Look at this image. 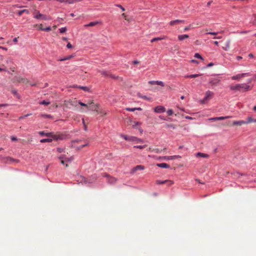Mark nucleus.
Wrapping results in <instances>:
<instances>
[{
	"label": "nucleus",
	"mask_w": 256,
	"mask_h": 256,
	"mask_svg": "<svg viewBox=\"0 0 256 256\" xmlns=\"http://www.w3.org/2000/svg\"><path fill=\"white\" fill-rule=\"evenodd\" d=\"M230 88L232 90L240 91L242 90L244 92H246L252 90V87L248 84H238L236 85L230 86Z\"/></svg>",
	"instance_id": "obj_1"
},
{
	"label": "nucleus",
	"mask_w": 256,
	"mask_h": 256,
	"mask_svg": "<svg viewBox=\"0 0 256 256\" xmlns=\"http://www.w3.org/2000/svg\"><path fill=\"white\" fill-rule=\"evenodd\" d=\"M33 14H34V18L36 19H38V20L42 19V20H51L50 17L44 14H40L39 11L36 10H35Z\"/></svg>",
	"instance_id": "obj_2"
},
{
	"label": "nucleus",
	"mask_w": 256,
	"mask_h": 256,
	"mask_svg": "<svg viewBox=\"0 0 256 256\" xmlns=\"http://www.w3.org/2000/svg\"><path fill=\"white\" fill-rule=\"evenodd\" d=\"M78 102L76 99L70 100H65L64 104L66 108H71L73 106L76 107Z\"/></svg>",
	"instance_id": "obj_3"
},
{
	"label": "nucleus",
	"mask_w": 256,
	"mask_h": 256,
	"mask_svg": "<svg viewBox=\"0 0 256 256\" xmlns=\"http://www.w3.org/2000/svg\"><path fill=\"white\" fill-rule=\"evenodd\" d=\"M16 80L18 82L23 83L25 84H29L32 86H35L36 85V83H32L30 82L28 79L22 78V77H17L16 78Z\"/></svg>",
	"instance_id": "obj_4"
},
{
	"label": "nucleus",
	"mask_w": 256,
	"mask_h": 256,
	"mask_svg": "<svg viewBox=\"0 0 256 256\" xmlns=\"http://www.w3.org/2000/svg\"><path fill=\"white\" fill-rule=\"evenodd\" d=\"M214 93L210 90H208L206 92V96L204 98L201 100L200 103L204 104L208 100H210L214 96Z\"/></svg>",
	"instance_id": "obj_5"
},
{
	"label": "nucleus",
	"mask_w": 256,
	"mask_h": 256,
	"mask_svg": "<svg viewBox=\"0 0 256 256\" xmlns=\"http://www.w3.org/2000/svg\"><path fill=\"white\" fill-rule=\"evenodd\" d=\"M102 176L107 178L108 182L110 184H114L116 182V179L115 178L110 176L106 173H104Z\"/></svg>",
	"instance_id": "obj_6"
},
{
	"label": "nucleus",
	"mask_w": 256,
	"mask_h": 256,
	"mask_svg": "<svg viewBox=\"0 0 256 256\" xmlns=\"http://www.w3.org/2000/svg\"><path fill=\"white\" fill-rule=\"evenodd\" d=\"M250 76V74L247 72V73H242V74H239L236 76H234L232 77V79L233 80H240L242 78H244L246 76Z\"/></svg>",
	"instance_id": "obj_7"
},
{
	"label": "nucleus",
	"mask_w": 256,
	"mask_h": 256,
	"mask_svg": "<svg viewBox=\"0 0 256 256\" xmlns=\"http://www.w3.org/2000/svg\"><path fill=\"white\" fill-rule=\"evenodd\" d=\"M180 156H159L158 158V160H172L178 158H180Z\"/></svg>",
	"instance_id": "obj_8"
},
{
	"label": "nucleus",
	"mask_w": 256,
	"mask_h": 256,
	"mask_svg": "<svg viewBox=\"0 0 256 256\" xmlns=\"http://www.w3.org/2000/svg\"><path fill=\"white\" fill-rule=\"evenodd\" d=\"M156 184H166L168 186H170L172 185L174 182L173 181L170 180H157L156 181Z\"/></svg>",
	"instance_id": "obj_9"
},
{
	"label": "nucleus",
	"mask_w": 256,
	"mask_h": 256,
	"mask_svg": "<svg viewBox=\"0 0 256 256\" xmlns=\"http://www.w3.org/2000/svg\"><path fill=\"white\" fill-rule=\"evenodd\" d=\"M100 105L97 104H94L92 101H90V106L88 110L92 111H96Z\"/></svg>",
	"instance_id": "obj_10"
},
{
	"label": "nucleus",
	"mask_w": 256,
	"mask_h": 256,
	"mask_svg": "<svg viewBox=\"0 0 256 256\" xmlns=\"http://www.w3.org/2000/svg\"><path fill=\"white\" fill-rule=\"evenodd\" d=\"M220 80L218 78H212L210 80L209 82L212 86H218Z\"/></svg>",
	"instance_id": "obj_11"
},
{
	"label": "nucleus",
	"mask_w": 256,
	"mask_h": 256,
	"mask_svg": "<svg viewBox=\"0 0 256 256\" xmlns=\"http://www.w3.org/2000/svg\"><path fill=\"white\" fill-rule=\"evenodd\" d=\"M50 137L52 138L54 140H58L63 139L64 136L60 134H54L51 132Z\"/></svg>",
	"instance_id": "obj_12"
},
{
	"label": "nucleus",
	"mask_w": 256,
	"mask_h": 256,
	"mask_svg": "<svg viewBox=\"0 0 256 256\" xmlns=\"http://www.w3.org/2000/svg\"><path fill=\"white\" fill-rule=\"evenodd\" d=\"M127 123L128 125H131L134 128H135L136 126H140L141 124V123L139 122H135L133 121L132 120L130 119L127 122Z\"/></svg>",
	"instance_id": "obj_13"
},
{
	"label": "nucleus",
	"mask_w": 256,
	"mask_h": 256,
	"mask_svg": "<svg viewBox=\"0 0 256 256\" xmlns=\"http://www.w3.org/2000/svg\"><path fill=\"white\" fill-rule=\"evenodd\" d=\"M154 111L156 113H162L166 111V108L162 106H159L154 108Z\"/></svg>",
	"instance_id": "obj_14"
},
{
	"label": "nucleus",
	"mask_w": 256,
	"mask_h": 256,
	"mask_svg": "<svg viewBox=\"0 0 256 256\" xmlns=\"http://www.w3.org/2000/svg\"><path fill=\"white\" fill-rule=\"evenodd\" d=\"M184 20H174L170 21V26H174L176 24H178L182 23H184Z\"/></svg>",
	"instance_id": "obj_15"
},
{
	"label": "nucleus",
	"mask_w": 256,
	"mask_h": 256,
	"mask_svg": "<svg viewBox=\"0 0 256 256\" xmlns=\"http://www.w3.org/2000/svg\"><path fill=\"white\" fill-rule=\"evenodd\" d=\"M145 168L144 166L142 165H138L134 167L132 169V172L134 173L138 170H144Z\"/></svg>",
	"instance_id": "obj_16"
},
{
	"label": "nucleus",
	"mask_w": 256,
	"mask_h": 256,
	"mask_svg": "<svg viewBox=\"0 0 256 256\" xmlns=\"http://www.w3.org/2000/svg\"><path fill=\"white\" fill-rule=\"evenodd\" d=\"M230 40H228L226 42V43L224 44V46H223L222 48L224 50H226V51L228 50L230 48Z\"/></svg>",
	"instance_id": "obj_17"
},
{
	"label": "nucleus",
	"mask_w": 256,
	"mask_h": 256,
	"mask_svg": "<svg viewBox=\"0 0 256 256\" xmlns=\"http://www.w3.org/2000/svg\"><path fill=\"white\" fill-rule=\"evenodd\" d=\"M233 125H237L240 126L242 124H246V122H245L244 120H239V121H234L232 123Z\"/></svg>",
	"instance_id": "obj_18"
},
{
	"label": "nucleus",
	"mask_w": 256,
	"mask_h": 256,
	"mask_svg": "<svg viewBox=\"0 0 256 256\" xmlns=\"http://www.w3.org/2000/svg\"><path fill=\"white\" fill-rule=\"evenodd\" d=\"M189 38V36L188 34H182V35H178V38L180 41L183 40H184L186 38Z\"/></svg>",
	"instance_id": "obj_19"
},
{
	"label": "nucleus",
	"mask_w": 256,
	"mask_h": 256,
	"mask_svg": "<svg viewBox=\"0 0 256 256\" xmlns=\"http://www.w3.org/2000/svg\"><path fill=\"white\" fill-rule=\"evenodd\" d=\"M166 150V148H164L163 150H160V149L158 148H149V150L150 151H152V152H155L156 153H160V152H161L162 151H164Z\"/></svg>",
	"instance_id": "obj_20"
},
{
	"label": "nucleus",
	"mask_w": 256,
	"mask_h": 256,
	"mask_svg": "<svg viewBox=\"0 0 256 256\" xmlns=\"http://www.w3.org/2000/svg\"><path fill=\"white\" fill-rule=\"evenodd\" d=\"M156 166H158L160 168H170V166L168 164H166V163L158 164H156Z\"/></svg>",
	"instance_id": "obj_21"
},
{
	"label": "nucleus",
	"mask_w": 256,
	"mask_h": 256,
	"mask_svg": "<svg viewBox=\"0 0 256 256\" xmlns=\"http://www.w3.org/2000/svg\"><path fill=\"white\" fill-rule=\"evenodd\" d=\"M99 23H100V22H98V21L93 22H91L89 23L88 24H85L84 26V27L94 26H96V24H98Z\"/></svg>",
	"instance_id": "obj_22"
},
{
	"label": "nucleus",
	"mask_w": 256,
	"mask_h": 256,
	"mask_svg": "<svg viewBox=\"0 0 256 256\" xmlns=\"http://www.w3.org/2000/svg\"><path fill=\"white\" fill-rule=\"evenodd\" d=\"M24 13H26L27 14H29L30 11L28 10L24 9V10H20L18 12V14L19 16H21L22 14H24Z\"/></svg>",
	"instance_id": "obj_23"
},
{
	"label": "nucleus",
	"mask_w": 256,
	"mask_h": 256,
	"mask_svg": "<svg viewBox=\"0 0 256 256\" xmlns=\"http://www.w3.org/2000/svg\"><path fill=\"white\" fill-rule=\"evenodd\" d=\"M99 72H100L102 75H104V76H108L112 78H114V76H112L111 74H110L109 72L106 71H98Z\"/></svg>",
	"instance_id": "obj_24"
},
{
	"label": "nucleus",
	"mask_w": 256,
	"mask_h": 256,
	"mask_svg": "<svg viewBox=\"0 0 256 256\" xmlns=\"http://www.w3.org/2000/svg\"><path fill=\"white\" fill-rule=\"evenodd\" d=\"M39 134L40 136H50V137L51 132H45L44 131H41L39 132Z\"/></svg>",
	"instance_id": "obj_25"
},
{
	"label": "nucleus",
	"mask_w": 256,
	"mask_h": 256,
	"mask_svg": "<svg viewBox=\"0 0 256 256\" xmlns=\"http://www.w3.org/2000/svg\"><path fill=\"white\" fill-rule=\"evenodd\" d=\"M165 38H166L165 36L162 37V38H160V37L154 38L151 40V42H154L156 41L164 39Z\"/></svg>",
	"instance_id": "obj_26"
},
{
	"label": "nucleus",
	"mask_w": 256,
	"mask_h": 256,
	"mask_svg": "<svg viewBox=\"0 0 256 256\" xmlns=\"http://www.w3.org/2000/svg\"><path fill=\"white\" fill-rule=\"evenodd\" d=\"M78 104L82 106L86 107L88 109L89 108L90 102H88L87 104H84L81 102H78Z\"/></svg>",
	"instance_id": "obj_27"
},
{
	"label": "nucleus",
	"mask_w": 256,
	"mask_h": 256,
	"mask_svg": "<svg viewBox=\"0 0 256 256\" xmlns=\"http://www.w3.org/2000/svg\"><path fill=\"white\" fill-rule=\"evenodd\" d=\"M82 0H66V3L69 4H72L76 2H80Z\"/></svg>",
	"instance_id": "obj_28"
},
{
	"label": "nucleus",
	"mask_w": 256,
	"mask_h": 256,
	"mask_svg": "<svg viewBox=\"0 0 256 256\" xmlns=\"http://www.w3.org/2000/svg\"><path fill=\"white\" fill-rule=\"evenodd\" d=\"M165 128H172V129H175L176 128V126L173 124H166Z\"/></svg>",
	"instance_id": "obj_29"
},
{
	"label": "nucleus",
	"mask_w": 256,
	"mask_h": 256,
	"mask_svg": "<svg viewBox=\"0 0 256 256\" xmlns=\"http://www.w3.org/2000/svg\"><path fill=\"white\" fill-rule=\"evenodd\" d=\"M197 156H200L203 158H208V156L207 154L201 153V152H198L196 154Z\"/></svg>",
	"instance_id": "obj_30"
},
{
	"label": "nucleus",
	"mask_w": 256,
	"mask_h": 256,
	"mask_svg": "<svg viewBox=\"0 0 256 256\" xmlns=\"http://www.w3.org/2000/svg\"><path fill=\"white\" fill-rule=\"evenodd\" d=\"M194 28V27L192 26V24H190L189 26H186L184 28V32H187V31L190 30V29Z\"/></svg>",
	"instance_id": "obj_31"
},
{
	"label": "nucleus",
	"mask_w": 256,
	"mask_h": 256,
	"mask_svg": "<svg viewBox=\"0 0 256 256\" xmlns=\"http://www.w3.org/2000/svg\"><path fill=\"white\" fill-rule=\"evenodd\" d=\"M2 71H8L7 67L4 64H2L0 67V72Z\"/></svg>",
	"instance_id": "obj_32"
},
{
	"label": "nucleus",
	"mask_w": 256,
	"mask_h": 256,
	"mask_svg": "<svg viewBox=\"0 0 256 256\" xmlns=\"http://www.w3.org/2000/svg\"><path fill=\"white\" fill-rule=\"evenodd\" d=\"M52 138H44V139L41 140H40V142L42 143H44V142H52Z\"/></svg>",
	"instance_id": "obj_33"
},
{
	"label": "nucleus",
	"mask_w": 256,
	"mask_h": 256,
	"mask_svg": "<svg viewBox=\"0 0 256 256\" xmlns=\"http://www.w3.org/2000/svg\"><path fill=\"white\" fill-rule=\"evenodd\" d=\"M202 74H190V75H188V76H186V78H196V77H198L200 76H201Z\"/></svg>",
	"instance_id": "obj_34"
},
{
	"label": "nucleus",
	"mask_w": 256,
	"mask_h": 256,
	"mask_svg": "<svg viewBox=\"0 0 256 256\" xmlns=\"http://www.w3.org/2000/svg\"><path fill=\"white\" fill-rule=\"evenodd\" d=\"M40 30H43V31H46V32H50L52 30V28L50 26H48L46 28H42V26H41Z\"/></svg>",
	"instance_id": "obj_35"
},
{
	"label": "nucleus",
	"mask_w": 256,
	"mask_h": 256,
	"mask_svg": "<svg viewBox=\"0 0 256 256\" xmlns=\"http://www.w3.org/2000/svg\"><path fill=\"white\" fill-rule=\"evenodd\" d=\"M232 117V116H220V117H218L217 120H225L226 118H230Z\"/></svg>",
	"instance_id": "obj_36"
},
{
	"label": "nucleus",
	"mask_w": 256,
	"mask_h": 256,
	"mask_svg": "<svg viewBox=\"0 0 256 256\" xmlns=\"http://www.w3.org/2000/svg\"><path fill=\"white\" fill-rule=\"evenodd\" d=\"M42 26V28H43V25L42 24H35L33 26V28H38V30H40V27Z\"/></svg>",
	"instance_id": "obj_37"
},
{
	"label": "nucleus",
	"mask_w": 256,
	"mask_h": 256,
	"mask_svg": "<svg viewBox=\"0 0 256 256\" xmlns=\"http://www.w3.org/2000/svg\"><path fill=\"white\" fill-rule=\"evenodd\" d=\"M136 140H137V137L134 136H130L129 137V142H135Z\"/></svg>",
	"instance_id": "obj_38"
},
{
	"label": "nucleus",
	"mask_w": 256,
	"mask_h": 256,
	"mask_svg": "<svg viewBox=\"0 0 256 256\" xmlns=\"http://www.w3.org/2000/svg\"><path fill=\"white\" fill-rule=\"evenodd\" d=\"M254 120L252 117L250 116L248 118V120L245 121V122H246V124H248L249 123L254 122Z\"/></svg>",
	"instance_id": "obj_39"
},
{
	"label": "nucleus",
	"mask_w": 256,
	"mask_h": 256,
	"mask_svg": "<svg viewBox=\"0 0 256 256\" xmlns=\"http://www.w3.org/2000/svg\"><path fill=\"white\" fill-rule=\"evenodd\" d=\"M78 88H80L86 92H88L89 90V88L86 86H78Z\"/></svg>",
	"instance_id": "obj_40"
},
{
	"label": "nucleus",
	"mask_w": 256,
	"mask_h": 256,
	"mask_svg": "<svg viewBox=\"0 0 256 256\" xmlns=\"http://www.w3.org/2000/svg\"><path fill=\"white\" fill-rule=\"evenodd\" d=\"M194 57L197 58H200L202 60H204L202 57L198 53H196L194 54Z\"/></svg>",
	"instance_id": "obj_41"
},
{
	"label": "nucleus",
	"mask_w": 256,
	"mask_h": 256,
	"mask_svg": "<svg viewBox=\"0 0 256 256\" xmlns=\"http://www.w3.org/2000/svg\"><path fill=\"white\" fill-rule=\"evenodd\" d=\"M59 30L60 33H64L67 30V28L66 27L62 28L59 29Z\"/></svg>",
	"instance_id": "obj_42"
},
{
	"label": "nucleus",
	"mask_w": 256,
	"mask_h": 256,
	"mask_svg": "<svg viewBox=\"0 0 256 256\" xmlns=\"http://www.w3.org/2000/svg\"><path fill=\"white\" fill-rule=\"evenodd\" d=\"M59 158L61 160V161H60L61 164H65V163L66 162L64 160V156H60Z\"/></svg>",
	"instance_id": "obj_43"
},
{
	"label": "nucleus",
	"mask_w": 256,
	"mask_h": 256,
	"mask_svg": "<svg viewBox=\"0 0 256 256\" xmlns=\"http://www.w3.org/2000/svg\"><path fill=\"white\" fill-rule=\"evenodd\" d=\"M146 145H144V146H134V148H140V149H143L144 148H145L146 147Z\"/></svg>",
	"instance_id": "obj_44"
},
{
	"label": "nucleus",
	"mask_w": 256,
	"mask_h": 256,
	"mask_svg": "<svg viewBox=\"0 0 256 256\" xmlns=\"http://www.w3.org/2000/svg\"><path fill=\"white\" fill-rule=\"evenodd\" d=\"M252 24L256 26V14H254L253 16L252 20Z\"/></svg>",
	"instance_id": "obj_45"
},
{
	"label": "nucleus",
	"mask_w": 256,
	"mask_h": 256,
	"mask_svg": "<svg viewBox=\"0 0 256 256\" xmlns=\"http://www.w3.org/2000/svg\"><path fill=\"white\" fill-rule=\"evenodd\" d=\"M88 145V142H86V143L84 144H82V145L79 146L77 148L78 149V150H80V149H81V148H84V147H85V146H87Z\"/></svg>",
	"instance_id": "obj_46"
},
{
	"label": "nucleus",
	"mask_w": 256,
	"mask_h": 256,
	"mask_svg": "<svg viewBox=\"0 0 256 256\" xmlns=\"http://www.w3.org/2000/svg\"><path fill=\"white\" fill-rule=\"evenodd\" d=\"M40 104L48 106L50 104V102H49L43 100V101L41 102Z\"/></svg>",
	"instance_id": "obj_47"
},
{
	"label": "nucleus",
	"mask_w": 256,
	"mask_h": 256,
	"mask_svg": "<svg viewBox=\"0 0 256 256\" xmlns=\"http://www.w3.org/2000/svg\"><path fill=\"white\" fill-rule=\"evenodd\" d=\"M121 137L124 138L126 140H127V141L129 140L130 136L124 135V134H122Z\"/></svg>",
	"instance_id": "obj_48"
},
{
	"label": "nucleus",
	"mask_w": 256,
	"mask_h": 256,
	"mask_svg": "<svg viewBox=\"0 0 256 256\" xmlns=\"http://www.w3.org/2000/svg\"><path fill=\"white\" fill-rule=\"evenodd\" d=\"M64 160H65L66 162H70L73 160V158L72 157H71L70 158H64Z\"/></svg>",
	"instance_id": "obj_49"
},
{
	"label": "nucleus",
	"mask_w": 256,
	"mask_h": 256,
	"mask_svg": "<svg viewBox=\"0 0 256 256\" xmlns=\"http://www.w3.org/2000/svg\"><path fill=\"white\" fill-rule=\"evenodd\" d=\"M106 114H107L106 112L102 110L101 111H100L99 114H100L102 116L106 115Z\"/></svg>",
	"instance_id": "obj_50"
},
{
	"label": "nucleus",
	"mask_w": 256,
	"mask_h": 256,
	"mask_svg": "<svg viewBox=\"0 0 256 256\" xmlns=\"http://www.w3.org/2000/svg\"><path fill=\"white\" fill-rule=\"evenodd\" d=\"M138 96L142 98V99L150 100V98L147 97L146 96H140L138 94Z\"/></svg>",
	"instance_id": "obj_51"
},
{
	"label": "nucleus",
	"mask_w": 256,
	"mask_h": 256,
	"mask_svg": "<svg viewBox=\"0 0 256 256\" xmlns=\"http://www.w3.org/2000/svg\"><path fill=\"white\" fill-rule=\"evenodd\" d=\"M41 116L44 118H52V116L50 114H42Z\"/></svg>",
	"instance_id": "obj_52"
},
{
	"label": "nucleus",
	"mask_w": 256,
	"mask_h": 256,
	"mask_svg": "<svg viewBox=\"0 0 256 256\" xmlns=\"http://www.w3.org/2000/svg\"><path fill=\"white\" fill-rule=\"evenodd\" d=\"M156 84H158V85H159V86H164V82H161V81H156Z\"/></svg>",
	"instance_id": "obj_53"
},
{
	"label": "nucleus",
	"mask_w": 256,
	"mask_h": 256,
	"mask_svg": "<svg viewBox=\"0 0 256 256\" xmlns=\"http://www.w3.org/2000/svg\"><path fill=\"white\" fill-rule=\"evenodd\" d=\"M72 57V56H68L66 57V58H62V59L60 60H61V61L66 60H69V59L71 58Z\"/></svg>",
	"instance_id": "obj_54"
},
{
	"label": "nucleus",
	"mask_w": 256,
	"mask_h": 256,
	"mask_svg": "<svg viewBox=\"0 0 256 256\" xmlns=\"http://www.w3.org/2000/svg\"><path fill=\"white\" fill-rule=\"evenodd\" d=\"M167 114L168 116H172L174 114L173 110L171 109H170L167 111Z\"/></svg>",
	"instance_id": "obj_55"
},
{
	"label": "nucleus",
	"mask_w": 256,
	"mask_h": 256,
	"mask_svg": "<svg viewBox=\"0 0 256 256\" xmlns=\"http://www.w3.org/2000/svg\"><path fill=\"white\" fill-rule=\"evenodd\" d=\"M126 110L127 111H129V112H134L136 110V108H126Z\"/></svg>",
	"instance_id": "obj_56"
},
{
	"label": "nucleus",
	"mask_w": 256,
	"mask_h": 256,
	"mask_svg": "<svg viewBox=\"0 0 256 256\" xmlns=\"http://www.w3.org/2000/svg\"><path fill=\"white\" fill-rule=\"evenodd\" d=\"M142 142H143L142 140L138 138H137V140H136V143H142Z\"/></svg>",
	"instance_id": "obj_57"
},
{
	"label": "nucleus",
	"mask_w": 256,
	"mask_h": 256,
	"mask_svg": "<svg viewBox=\"0 0 256 256\" xmlns=\"http://www.w3.org/2000/svg\"><path fill=\"white\" fill-rule=\"evenodd\" d=\"M218 34V32H208L206 33V34H212V35H214V36L217 35Z\"/></svg>",
	"instance_id": "obj_58"
},
{
	"label": "nucleus",
	"mask_w": 256,
	"mask_h": 256,
	"mask_svg": "<svg viewBox=\"0 0 256 256\" xmlns=\"http://www.w3.org/2000/svg\"><path fill=\"white\" fill-rule=\"evenodd\" d=\"M57 151H58V152L61 153V152H63L64 151V148H57Z\"/></svg>",
	"instance_id": "obj_59"
},
{
	"label": "nucleus",
	"mask_w": 256,
	"mask_h": 256,
	"mask_svg": "<svg viewBox=\"0 0 256 256\" xmlns=\"http://www.w3.org/2000/svg\"><path fill=\"white\" fill-rule=\"evenodd\" d=\"M102 110V109L100 108V106H99L98 108V109H96L95 112L97 113V114H100V111H101Z\"/></svg>",
	"instance_id": "obj_60"
},
{
	"label": "nucleus",
	"mask_w": 256,
	"mask_h": 256,
	"mask_svg": "<svg viewBox=\"0 0 256 256\" xmlns=\"http://www.w3.org/2000/svg\"><path fill=\"white\" fill-rule=\"evenodd\" d=\"M12 94H14V95H16V96L18 95V92H17L16 90H12Z\"/></svg>",
	"instance_id": "obj_61"
},
{
	"label": "nucleus",
	"mask_w": 256,
	"mask_h": 256,
	"mask_svg": "<svg viewBox=\"0 0 256 256\" xmlns=\"http://www.w3.org/2000/svg\"><path fill=\"white\" fill-rule=\"evenodd\" d=\"M116 6L120 8V9L122 10V11H124L125 10V9L124 8H123L121 5L120 4H117L116 5Z\"/></svg>",
	"instance_id": "obj_62"
},
{
	"label": "nucleus",
	"mask_w": 256,
	"mask_h": 256,
	"mask_svg": "<svg viewBox=\"0 0 256 256\" xmlns=\"http://www.w3.org/2000/svg\"><path fill=\"white\" fill-rule=\"evenodd\" d=\"M66 47L68 48H72V45L71 44L70 42H68V44L66 45Z\"/></svg>",
	"instance_id": "obj_63"
},
{
	"label": "nucleus",
	"mask_w": 256,
	"mask_h": 256,
	"mask_svg": "<svg viewBox=\"0 0 256 256\" xmlns=\"http://www.w3.org/2000/svg\"><path fill=\"white\" fill-rule=\"evenodd\" d=\"M6 64H9V63L12 62V60H11V59H10V58H7V60H6Z\"/></svg>",
	"instance_id": "obj_64"
}]
</instances>
